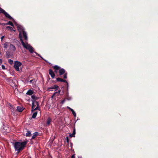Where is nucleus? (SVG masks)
Segmentation results:
<instances>
[{"label":"nucleus","instance_id":"1","mask_svg":"<svg viewBox=\"0 0 158 158\" xmlns=\"http://www.w3.org/2000/svg\"><path fill=\"white\" fill-rule=\"evenodd\" d=\"M27 141H24L22 142H16L14 144V147L15 150L18 151V153L23 150L27 143Z\"/></svg>","mask_w":158,"mask_h":158},{"label":"nucleus","instance_id":"2","mask_svg":"<svg viewBox=\"0 0 158 158\" xmlns=\"http://www.w3.org/2000/svg\"><path fill=\"white\" fill-rule=\"evenodd\" d=\"M17 28L19 33V37L20 40L22 39V32L23 34L25 40H27L28 39L27 34L26 32L24 31L23 27L19 25L17 26Z\"/></svg>","mask_w":158,"mask_h":158},{"label":"nucleus","instance_id":"3","mask_svg":"<svg viewBox=\"0 0 158 158\" xmlns=\"http://www.w3.org/2000/svg\"><path fill=\"white\" fill-rule=\"evenodd\" d=\"M20 40L24 48L28 50L31 53H32L34 52L33 47L30 44H29L27 43L24 42L22 39Z\"/></svg>","mask_w":158,"mask_h":158},{"label":"nucleus","instance_id":"4","mask_svg":"<svg viewBox=\"0 0 158 158\" xmlns=\"http://www.w3.org/2000/svg\"><path fill=\"white\" fill-rule=\"evenodd\" d=\"M32 111H33L36 110H40L38 102L35 101L34 100H32Z\"/></svg>","mask_w":158,"mask_h":158},{"label":"nucleus","instance_id":"5","mask_svg":"<svg viewBox=\"0 0 158 158\" xmlns=\"http://www.w3.org/2000/svg\"><path fill=\"white\" fill-rule=\"evenodd\" d=\"M22 65L21 63L18 61H15L14 65V68L17 71H19V67L21 66Z\"/></svg>","mask_w":158,"mask_h":158},{"label":"nucleus","instance_id":"6","mask_svg":"<svg viewBox=\"0 0 158 158\" xmlns=\"http://www.w3.org/2000/svg\"><path fill=\"white\" fill-rule=\"evenodd\" d=\"M49 74L51 76V77L53 78L55 77V74L52 69L49 70Z\"/></svg>","mask_w":158,"mask_h":158},{"label":"nucleus","instance_id":"7","mask_svg":"<svg viewBox=\"0 0 158 158\" xmlns=\"http://www.w3.org/2000/svg\"><path fill=\"white\" fill-rule=\"evenodd\" d=\"M65 71L63 69H60L59 70V73L60 75H61L65 73Z\"/></svg>","mask_w":158,"mask_h":158},{"label":"nucleus","instance_id":"8","mask_svg":"<svg viewBox=\"0 0 158 158\" xmlns=\"http://www.w3.org/2000/svg\"><path fill=\"white\" fill-rule=\"evenodd\" d=\"M10 49L11 51H15L16 49L15 47L13 45L10 44Z\"/></svg>","mask_w":158,"mask_h":158},{"label":"nucleus","instance_id":"9","mask_svg":"<svg viewBox=\"0 0 158 158\" xmlns=\"http://www.w3.org/2000/svg\"><path fill=\"white\" fill-rule=\"evenodd\" d=\"M75 133H76V131H75V129L74 128H73V133L72 134H70L69 135V136L71 137H75Z\"/></svg>","mask_w":158,"mask_h":158},{"label":"nucleus","instance_id":"10","mask_svg":"<svg viewBox=\"0 0 158 158\" xmlns=\"http://www.w3.org/2000/svg\"><path fill=\"white\" fill-rule=\"evenodd\" d=\"M23 108L22 107L17 106V110L19 112H21L23 110Z\"/></svg>","mask_w":158,"mask_h":158},{"label":"nucleus","instance_id":"11","mask_svg":"<svg viewBox=\"0 0 158 158\" xmlns=\"http://www.w3.org/2000/svg\"><path fill=\"white\" fill-rule=\"evenodd\" d=\"M5 16L7 18L10 19H13V18H12L7 13H6V12L4 14Z\"/></svg>","mask_w":158,"mask_h":158},{"label":"nucleus","instance_id":"12","mask_svg":"<svg viewBox=\"0 0 158 158\" xmlns=\"http://www.w3.org/2000/svg\"><path fill=\"white\" fill-rule=\"evenodd\" d=\"M33 93V91L32 90L30 89L26 93V94L27 95H31Z\"/></svg>","mask_w":158,"mask_h":158},{"label":"nucleus","instance_id":"13","mask_svg":"<svg viewBox=\"0 0 158 158\" xmlns=\"http://www.w3.org/2000/svg\"><path fill=\"white\" fill-rule=\"evenodd\" d=\"M57 80L58 81H60L64 82H67L66 81V80H64L63 79H62L60 78H57Z\"/></svg>","mask_w":158,"mask_h":158},{"label":"nucleus","instance_id":"14","mask_svg":"<svg viewBox=\"0 0 158 158\" xmlns=\"http://www.w3.org/2000/svg\"><path fill=\"white\" fill-rule=\"evenodd\" d=\"M38 135V133L37 132H35L34 133L33 135L32 139H34L35 138V137Z\"/></svg>","mask_w":158,"mask_h":158},{"label":"nucleus","instance_id":"15","mask_svg":"<svg viewBox=\"0 0 158 158\" xmlns=\"http://www.w3.org/2000/svg\"><path fill=\"white\" fill-rule=\"evenodd\" d=\"M5 25H11V26H12L13 27L14 26V25L11 22V21H9L7 23H6L5 24H4Z\"/></svg>","mask_w":158,"mask_h":158},{"label":"nucleus","instance_id":"16","mask_svg":"<svg viewBox=\"0 0 158 158\" xmlns=\"http://www.w3.org/2000/svg\"><path fill=\"white\" fill-rule=\"evenodd\" d=\"M51 121L52 120L50 118H48L47 121V124L48 125H49L50 124V123L51 122Z\"/></svg>","mask_w":158,"mask_h":158},{"label":"nucleus","instance_id":"17","mask_svg":"<svg viewBox=\"0 0 158 158\" xmlns=\"http://www.w3.org/2000/svg\"><path fill=\"white\" fill-rule=\"evenodd\" d=\"M53 68L56 70L60 69V68L57 65H55L53 67Z\"/></svg>","mask_w":158,"mask_h":158},{"label":"nucleus","instance_id":"18","mask_svg":"<svg viewBox=\"0 0 158 158\" xmlns=\"http://www.w3.org/2000/svg\"><path fill=\"white\" fill-rule=\"evenodd\" d=\"M37 114V112H35L32 115V118H35L36 117Z\"/></svg>","mask_w":158,"mask_h":158},{"label":"nucleus","instance_id":"19","mask_svg":"<svg viewBox=\"0 0 158 158\" xmlns=\"http://www.w3.org/2000/svg\"><path fill=\"white\" fill-rule=\"evenodd\" d=\"M31 135V133L30 131H27V133L26 134V135L27 136H30Z\"/></svg>","mask_w":158,"mask_h":158},{"label":"nucleus","instance_id":"20","mask_svg":"<svg viewBox=\"0 0 158 158\" xmlns=\"http://www.w3.org/2000/svg\"><path fill=\"white\" fill-rule=\"evenodd\" d=\"M5 12L6 11L4 10L1 8H0V13H2L4 14Z\"/></svg>","mask_w":158,"mask_h":158},{"label":"nucleus","instance_id":"21","mask_svg":"<svg viewBox=\"0 0 158 158\" xmlns=\"http://www.w3.org/2000/svg\"><path fill=\"white\" fill-rule=\"evenodd\" d=\"M71 111H72V114H73V115L74 116H76V114L75 112V111H74V110L72 109L71 110Z\"/></svg>","mask_w":158,"mask_h":158},{"label":"nucleus","instance_id":"22","mask_svg":"<svg viewBox=\"0 0 158 158\" xmlns=\"http://www.w3.org/2000/svg\"><path fill=\"white\" fill-rule=\"evenodd\" d=\"M3 45H4V48H6L8 47V45L6 43L4 44Z\"/></svg>","mask_w":158,"mask_h":158},{"label":"nucleus","instance_id":"23","mask_svg":"<svg viewBox=\"0 0 158 158\" xmlns=\"http://www.w3.org/2000/svg\"><path fill=\"white\" fill-rule=\"evenodd\" d=\"M6 28L9 29L11 31L13 30V29L12 27H10L9 26H8L6 27Z\"/></svg>","mask_w":158,"mask_h":158},{"label":"nucleus","instance_id":"24","mask_svg":"<svg viewBox=\"0 0 158 158\" xmlns=\"http://www.w3.org/2000/svg\"><path fill=\"white\" fill-rule=\"evenodd\" d=\"M53 89H56L57 88H58V86H57L56 85H54L53 86Z\"/></svg>","mask_w":158,"mask_h":158},{"label":"nucleus","instance_id":"25","mask_svg":"<svg viewBox=\"0 0 158 158\" xmlns=\"http://www.w3.org/2000/svg\"><path fill=\"white\" fill-rule=\"evenodd\" d=\"M31 98H32L33 99H37V98L34 95H32L31 96Z\"/></svg>","mask_w":158,"mask_h":158},{"label":"nucleus","instance_id":"26","mask_svg":"<svg viewBox=\"0 0 158 158\" xmlns=\"http://www.w3.org/2000/svg\"><path fill=\"white\" fill-rule=\"evenodd\" d=\"M64 78L65 79H66L67 78V73H65L64 76Z\"/></svg>","mask_w":158,"mask_h":158},{"label":"nucleus","instance_id":"27","mask_svg":"<svg viewBox=\"0 0 158 158\" xmlns=\"http://www.w3.org/2000/svg\"><path fill=\"white\" fill-rule=\"evenodd\" d=\"M57 93V92H56L55 93L53 94V95H52V98H53V97H54L55 96V95Z\"/></svg>","mask_w":158,"mask_h":158},{"label":"nucleus","instance_id":"28","mask_svg":"<svg viewBox=\"0 0 158 158\" xmlns=\"http://www.w3.org/2000/svg\"><path fill=\"white\" fill-rule=\"evenodd\" d=\"M57 93V92H56L55 93L53 94V95H52V98H53V97H54L55 96V95Z\"/></svg>","mask_w":158,"mask_h":158},{"label":"nucleus","instance_id":"29","mask_svg":"<svg viewBox=\"0 0 158 158\" xmlns=\"http://www.w3.org/2000/svg\"><path fill=\"white\" fill-rule=\"evenodd\" d=\"M66 139L67 142L68 143H69V139L68 137H66Z\"/></svg>","mask_w":158,"mask_h":158},{"label":"nucleus","instance_id":"30","mask_svg":"<svg viewBox=\"0 0 158 158\" xmlns=\"http://www.w3.org/2000/svg\"><path fill=\"white\" fill-rule=\"evenodd\" d=\"M2 68L3 69H5V66H4V65H2Z\"/></svg>","mask_w":158,"mask_h":158},{"label":"nucleus","instance_id":"31","mask_svg":"<svg viewBox=\"0 0 158 158\" xmlns=\"http://www.w3.org/2000/svg\"><path fill=\"white\" fill-rule=\"evenodd\" d=\"M48 89H53V86H52V87H50L48 88Z\"/></svg>","mask_w":158,"mask_h":158},{"label":"nucleus","instance_id":"32","mask_svg":"<svg viewBox=\"0 0 158 158\" xmlns=\"http://www.w3.org/2000/svg\"><path fill=\"white\" fill-rule=\"evenodd\" d=\"M64 102H65V99H64L63 100H62V101H61V103L62 104H63Z\"/></svg>","mask_w":158,"mask_h":158},{"label":"nucleus","instance_id":"33","mask_svg":"<svg viewBox=\"0 0 158 158\" xmlns=\"http://www.w3.org/2000/svg\"><path fill=\"white\" fill-rule=\"evenodd\" d=\"M9 61L11 63H12L13 62V61L11 59H9Z\"/></svg>","mask_w":158,"mask_h":158},{"label":"nucleus","instance_id":"34","mask_svg":"<svg viewBox=\"0 0 158 158\" xmlns=\"http://www.w3.org/2000/svg\"><path fill=\"white\" fill-rule=\"evenodd\" d=\"M67 108L69 109V110H71L72 109H71V108H70V107H69V106H67Z\"/></svg>","mask_w":158,"mask_h":158},{"label":"nucleus","instance_id":"35","mask_svg":"<svg viewBox=\"0 0 158 158\" xmlns=\"http://www.w3.org/2000/svg\"><path fill=\"white\" fill-rule=\"evenodd\" d=\"M60 90L58 91L57 92V94H59L60 93Z\"/></svg>","mask_w":158,"mask_h":158},{"label":"nucleus","instance_id":"36","mask_svg":"<svg viewBox=\"0 0 158 158\" xmlns=\"http://www.w3.org/2000/svg\"><path fill=\"white\" fill-rule=\"evenodd\" d=\"M75 157L74 155H73L72 156L71 158H75Z\"/></svg>","mask_w":158,"mask_h":158},{"label":"nucleus","instance_id":"37","mask_svg":"<svg viewBox=\"0 0 158 158\" xmlns=\"http://www.w3.org/2000/svg\"><path fill=\"white\" fill-rule=\"evenodd\" d=\"M2 60L1 59H0V65L2 64Z\"/></svg>","mask_w":158,"mask_h":158},{"label":"nucleus","instance_id":"38","mask_svg":"<svg viewBox=\"0 0 158 158\" xmlns=\"http://www.w3.org/2000/svg\"><path fill=\"white\" fill-rule=\"evenodd\" d=\"M4 37V36H2L1 37V40H2L3 39Z\"/></svg>","mask_w":158,"mask_h":158},{"label":"nucleus","instance_id":"39","mask_svg":"<svg viewBox=\"0 0 158 158\" xmlns=\"http://www.w3.org/2000/svg\"><path fill=\"white\" fill-rule=\"evenodd\" d=\"M37 55H38L39 56H40L36 52H34Z\"/></svg>","mask_w":158,"mask_h":158},{"label":"nucleus","instance_id":"40","mask_svg":"<svg viewBox=\"0 0 158 158\" xmlns=\"http://www.w3.org/2000/svg\"><path fill=\"white\" fill-rule=\"evenodd\" d=\"M6 24V23H2V25H4V24Z\"/></svg>","mask_w":158,"mask_h":158},{"label":"nucleus","instance_id":"41","mask_svg":"<svg viewBox=\"0 0 158 158\" xmlns=\"http://www.w3.org/2000/svg\"><path fill=\"white\" fill-rule=\"evenodd\" d=\"M32 81V80H31L30 81V82H31Z\"/></svg>","mask_w":158,"mask_h":158},{"label":"nucleus","instance_id":"42","mask_svg":"<svg viewBox=\"0 0 158 158\" xmlns=\"http://www.w3.org/2000/svg\"><path fill=\"white\" fill-rule=\"evenodd\" d=\"M55 72L56 73V72H57V71H55Z\"/></svg>","mask_w":158,"mask_h":158},{"label":"nucleus","instance_id":"43","mask_svg":"<svg viewBox=\"0 0 158 158\" xmlns=\"http://www.w3.org/2000/svg\"><path fill=\"white\" fill-rule=\"evenodd\" d=\"M0 24L2 25V23H0Z\"/></svg>","mask_w":158,"mask_h":158}]
</instances>
